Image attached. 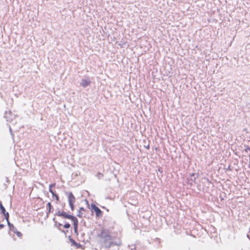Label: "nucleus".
<instances>
[{
	"instance_id": "1",
	"label": "nucleus",
	"mask_w": 250,
	"mask_h": 250,
	"mask_svg": "<svg viewBox=\"0 0 250 250\" xmlns=\"http://www.w3.org/2000/svg\"><path fill=\"white\" fill-rule=\"evenodd\" d=\"M103 244L105 248H110L114 246H120L121 245V241L119 239H116L111 235L108 238H104Z\"/></svg>"
},
{
	"instance_id": "11",
	"label": "nucleus",
	"mask_w": 250,
	"mask_h": 250,
	"mask_svg": "<svg viewBox=\"0 0 250 250\" xmlns=\"http://www.w3.org/2000/svg\"><path fill=\"white\" fill-rule=\"evenodd\" d=\"M62 226V224H61L60 223H57V224H56V225H55V226H56L60 231H61V232L65 234L66 232H68V230H66L65 231V230H64L63 229H61L60 227Z\"/></svg>"
},
{
	"instance_id": "25",
	"label": "nucleus",
	"mask_w": 250,
	"mask_h": 250,
	"mask_svg": "<svg viewBox=\"0 0 250 250\" xmlns=\"http://www.w3.org/2000/svg\"><path fill=\"white\" fill-rule=\"evenodd\" d=\"M53 222H54V223H55V225H56V224H57L58 222H57V221L56 220L55 218H53Z\"/></svg>"
},
{
	"instance_id": "17",
	"label": "nucleus",
	"mask_w": 250,
	"mask_h": 250,
	"mask_svg": "<svg viewBox=\"0 0 250 250\" xmlns=\"http://www.w3.org/2000/svg\"><path fill=\"white\" fill-rule=\"evenodd\" d=\"M53 197H55V199L57 201H58L59 200V195L55 193L54 195H52Z\"/></svg>"
},
{
	"instance_id": "6",
	"label": "nucleus",
	"mask_w": 250,
	"mask_h": 250,
	"mask_svg": "<svg viewBox=\"0 0 250 250\" xmlns=\"http://www.w3.org/2000/svg\"><path fill=\"white\" fill-rule=\"evenodd\" d=\"M9 229L11 231H12L14 233H16L17 235L19 237L22 236V233L21 232L18 231L17 229L14 227V225L11 227Z\"/></svg>"
},
{
	"instance_id": "8",
	"label": "nucleus",
	"mask_w": 250,
	"mask_h": 250,
	"mask_svg": "<svg viewBox=\"0 0 250 250\" xmlns=\"http://www.w3.org/2000/svg\"><path fill=\"white\" fill-rule=\"evenodd\" d=\"M47 208H48V210L46 212L47 216L48 217V214L50 213L51 212H53V208L51 204V203L48 202L46 205Z\"/></svg>"
},
{
	"instance_id": "22",
	"label": "nucleus",
	"mask_w": 250,
	"mask_h": 250,
	"mask_svg": "<svg viewBox=\"0 0 250 250\" xmlns=\"http://www.w3.org/2000/svg\"><path fill=\"white\" fill-rule=\"evenodd\" d=\"M85 210L83 207H81L79 209V212L84 211Z\"/></svg>"
},
{
	"instance_id": "29",
	"label": "nucleus",
	"mask_w": 250,
	"mask_h": 250,
	"mask_svg": "<svg viewBox=\"0 0 250 250\" xmlns=\"http://www.w3.org/2000/svg\"><path fill=\"white\" fill-rule=\"evenodd\" d=\"M146 148H147V149H148V148H149V145H148L147 146H146Z\"/></svg>"
},
{
	"instance_id": "21",
	"label": "nucleus",
	"mask_w": 250,
	"mask_h": 250,
	"mask_svg": "<svg viewBox=\"0 0 250 250\" xmlns=\"http://www.w3.org/2000/svg\"><path fill=\"white\" fill-rule=\"evenodd\" d=\"M103 175L100 172H98V174H97V178L99 179H100L101 177H103Z\"/></svg>"
},
{
	"instance_id": "20",
	"label": "nucleus",
	"mask_w": 250,
	"mask_h": 250,
	"mask_svg": "<svg viewBox=\"0 0 250 250\" xmlns=\"http://www.w3.org/2000/svg\"><path fill=\"white\" fill-rule=\"evenodd\" d=\"M6 221L7 223V225L9 229L13 226V225L9 222V219H8V221Z\"/></svg>"
},
{
	"instance_id": "28",
	"label": "nucleus",
	"mask_w": 250,
	"mask_h": 250,
	"mask_svg": "<svg viewBox=\"0 0 250 250\" xmlns=\"http://www.w3.org/2000/svg\"><path fill=\"white\" fill-rule=\"evenodd\" d=\"M194 175H195V173H192L190 175V176H191V177L193 176H194Z\"/></svg>"
},
{
	"instance_id": "2",
	"label": "nucleus",
	"mask_w": 250,
	"mask_h": 250,
	"mask_svg": "<svg viewBox=\"0 0 250 250\" xmlns=\"http://www.w3.org/2000/svg\"><path fill=\"white\" fill-rule=\"evenodd\" d=\"M65 195L67 196L69 206L72 211L75 209L74 203L76 201V198L71 192H66Z\"/></svg>"
},
{
	"instance_id": "5",
	"label": "nucleus",
	"mask_w": 250,
	"mask_h": 250,
	"mask_svg": "<svg viewBox=\"0 0 250 250\" xmlns=\"http://www.w3.org/2000/svg\"><path fill=\"white\" fill-rule=\"evenodd\" d=\"M91 83V81L88 79H82L80 83V85L84 88L87 87Z\"/></svg>"
},
{
	"instance_id": "18",
	"label": "nucleus",
	"mask_w": 250,
	"mask_h": 250,
	"mask_svg": "<svg viewBox=\"0 0 250 250\" xmlns=\"http://www.w3.org/2000/svg\"><path fill=\"white\" fill-rule=\"evenodd\" d=\"M244 146V150L246 152H247L248 151H250V147L249 146L245 145Z\"/></svg>"
},
{
	"instance_id": "26",
	"label": "nucleus",
	"mask_w": 250,
	"mask_h": 250,
	"mask_svg": "<svg viewBox=\"0 0 250 250\" xmlns=\"http://www.w3.org/2000/svg\"><path fill=\"white\" fill-rule=\"evenodd\" d=\"M205 179L207 180V181L208 183V184H211V182L209 180V179L208 178H206Z\"/></svg>"
},
{
	"instance_id": "27",
	"label": "nucleus",
	"mask_w": 250,
	"mask_h": 250,
	"mask_svg": "<svg viewBox=\"0 0 250 250\" xmlns=\"http://www.w3.org/2000/svg\"><path fill=\"white\" fill-rule=\"evenodd\" d=\"M4 225L3 224H0V229L3 228L4 227Z\"/></svg>"
},
{
	"instance_id": "3",
	"label": "nucleus",
	"mask_w": 250,
	"mask_h": 250,
	"mask_svg": "<svg viewBox=\"0 0 250 250\" xmlns=\"http://www.w3.org/2000/svg\"><path fill=\"white\" fill-rule=\"evenodd\" d=\"M55 216L61 217L64 219L72 220L75 216L71 214H69L64 211H60L58 209V211L55 214Z\"/></svg>"
},
{
	"instance_id": "14",
	"label": "nucleus",
	"mask_w": 250,
	"mask_h": 250,
	"mask_svg": "<svg viewBox=\"0 0 250 250\" xmlns=\"http://www.w3.org/2000/svg\"><path fill=\"white\" fill-rule=\"evenodd\" d=\"M0 210L1 213H3L5 211V210H6L5 208L3 206L2 202L1 201H0Z\"/></svg>"
},
{
	"instance_id": "13",
	"label": "nucleus",
	"mask_w": 250,
	"mask_h": 250,
	"mask_svg": "<svg viewBox=\"0 0 250 250\" xmlns=\"http://www.w3.org/2000/svg\"><path fill=\"white\" fill-rule=\"evenodd\" d=\"M1 213L3 215L6 221H8V219H9V213L8 212H7L6 210H5V211L3 213Z\"/></svg>"
},
{
	"instance_id": "4",
	"label": "nucleus",
	"mask_w": 250,
	"mask_h": 250,
	"mask_svg": "<svg viewBox=\"0 0 250 250\" xmlns=\"http://www.w3.org/2000/svg\"><path fill=\"white\" fill-rule=\"evenodd\" d=\"M109 235H110V231L104 228H102L101 232L98 234V236L102 239L108 238V237H109Z\"/></svg>"
},
{
	"instance_id": "32",
	"label": "nucleus",
	"mask_w": 250,
	"mask_h": 250,
	"mask_svg": "<svg viewBox=\"0 0 250 250\" xmlns=\"http://www.w3.org/2000/svg\"><path fill=\"white\" fill-rule=\"evenodd\" d=\"M249 158H250V154L249 155Z\"/></svg>"
},
{
	"instance_id": "12",
	"label": "nucleus",
	"mask_w": 250,
	"mask_h": 250,
	"mask_svg": "<svg viewBox=\"0 0 250 250\" xmlns=\"http://www.w3.org/2000/svg\"><path fill=\"white\" fill-rule=\"evenodd\" d=\"M55 186V184H50L49 185V191L52 194V195H54V194L55 193L53 189L52 188L54 187Z\"/></svg>"
},
{
	"instance_id": "24",
	"label": "nucleus",
	"mask_w": 250,
	"mask_h": 250,
	"mask_svg": "<svg viewBox=\"0 0 250 250\" xmlns=\"http://www.w3.org/2000/svg\"><path fill=\"white\" fill-rule=\"evenodd\" d=\"M74 233L78 235V229H74Z\"/></svg>"
},
{
	"instance_id": "15",
	"label": "nucleus",
	"mask_w": 250,
	"mask_h": 250,
	"mask_svg": "<svg viewBox=\"0 0 250 250\" xmlns=\"http://www.w3.org/2000/svg\"><path fill=\"white\" fill-rule=\"evenodd\" d=\"M70 226V224L68 222H66L63 226V228L65 229H69Z\"/></svg>"
},
{
	"instance_id": "16",
	"label": "nucleus",
	"mask_w": 250,
	"mask_h": 250,
	"mask_svg": "<svg viewBox=\"0 0 250 250\" xmlns=\"http://www.w3.org/2000/svg\"><path fill=\"white\" fill-rule=\"evenodd\" d=\"M98 207H97L94 204H91V208L92 210L94 211V210L96 209Z\"/></svg>"
},
{
	"instance_id": "9",
	"label": "nucleus",
	"mask_w": 250,
	"mask_h": 250,
	"mask_svg": "<svg viewBox=\"0 0 250 250\" xmlns=\"http://www.w3.org/2000/svg\"><path fill=\"white\" fill-rule=\"evenodd\" d=\"M69 239L72 244V245L76 246L77 248H80L81 244L77 243L74 239H73L70 236H69Z\"/></svg>"
},
{
	"instance_id": "19",
	"label": "nucleus",
	"mask_w": 250,
	"mask_h": 250,
	"mask_svg": "<svg viewBox=\"0 0 250 250\" xmlns=\"http://www.w3.org/2000/svg\"><path fill=\"white\" fill-rule=\"evenodd\" d=\"M77 216H78L79 217H85V215H83V213L82 212H79V213L77 214Z\"/></svg>"
},
{
	"instance_id": "31",
	"label": "nucleus",
	"mask_w": 250,
	"mask_h": 250,
	"mask_svg": "<svg viewBox=\"0 0 250 250\" xmlns=\"http://www.w3.org/2000/svg\"><path fill=\"white\" fill-rule=\"evenodd\" d=\"M10 131L11 132H12V129H11V128L10 127Z\"/></svg>"
},
{
	"instance_id": "23",
	"label": "nucleus",
	"mask_w": 250,
	"mask_h": 250,
	"mask_svg": "<svg viewBox=\"0 0 250 250\" xmlns=\"http://www.w3.org/2000/svg\"><path fill=\"white\" fill-rule=\"evenodd\" d=\"M197 177H198V176H197V177H194V178H193V179L191 178V179H190L191 181H192V182H193L194 183H195V181H196V178H197Z\"/></svg>"
},
{
	"instance_id": "30",
	"label": "nucleus",
	"mask_w": 250,
	"mask_h": 250,
	"mask_svg": "<svg viewBox=\"0 0 250 250\" xmlns=\"http://www.w3.org/2000/svg\"><path fill=\"white\" fill-rule=\"evenodd\" d=\"M249 167L250 168V161L249 162Z\"/></svg>"
},
{
	"instance_id": "7",
	"label": "nucleus",
	"mask_w": 250,
	"mask_h": 250,
	"mask_svg": "<svg viewBox=\"0 0 250 250\" xmlns=\"http://www.w3.org/2000/svg\"><path fill=\"white\" fill-rule=\"evenodd\" d=\"M71 221L73 223L74 229H78V220L77 218L75 216Z\"/></svg>"
},
{
	"instance_id": "10",
	"label": "nucleus",
	"mask_w": 250,
	"mask_h": 250,
	"mask_svg": "<svg viewBox=\"0 0 250 250\" xmlns=\"http://www.w3.org/2000/svg\"><path fill=\"white\" fill-rule=\"evenodd\" d=\"M94 211L97 217H100L102 216L103 212L99 208H97L96 209H95Z\"/></svg>"
}]
</instances>
